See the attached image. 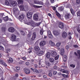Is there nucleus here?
<instances>
[{
	"mask_svg": "<svg viewBox=\"0 0 80 80\" xmlns=\"http://www.w3.org/2000/svg\"><path fill=\"white\" fill-rule=\"evenodd\" d=\"M46 57L47 58H49L50 57V52H48L47 53H46Z\"/></svg>",
	"mask_w": 80,
	"mask_h": 80,
	"instance_id": "obj_29",
	"label": "nucleus"
},
{
	"mask_svg": "<svg viewBox=\"0 0 80 80\" xmlns=\"http://www.w3.org/2000/svg\"><path fill=\"white\" fill-rule=\"evenodd\" d=\"M43 32H44V31L43 29H41L40 31V35H42L43 33Z\"/></svg>",
	"mask_w": 80,
	"mask_h": 80,
	"instance_id": "obj_38",
	"label": "nucleus"
},
{
	"mask_svg": "<svg viewBox=\"0 0 80 80\" xmlns=\"http://www.w3.org/2000/svg\"><path fill=\"white\" fill-rule=\"evenodd\" d=\"M21 33L22 35H23V36H25V35H26V34L25 33V32H24V31H21Z\"/></svg>",
	"mask_w": 80,
	"mask_h": 80,
	"instance_id": "obj_37",
	"label": "nucleus"
},
{
	"mask_svg": "<svg viewBox=\"0 0 80 80\" xmlns=\"http://www.w3.org/2000/svg\"><path fill=\"white\" fill-rule=\"evenodd\" d=\"M20 9L22 11H25V8H24V6L23 5H21L20 6Z\"/></svg>",
	"mask_w": 80,
	"mask_h": 80,
	"instance_id": "obj_27",
	"label": "nucleus"
},
{
	"mask_svg": "<svg viewBox=\"0 0 80 80\" xmlns=\"http://www.w3.org/2000/svg\"><path fill=\"white\" fill-rule=\"evenodd\" d=\"M48 35L50 38H52L53 36L52 34V33H51V31H50L49 30L48 32Z\"/></svg>",
	"mask_w": 80,
	"mask_h": 80,
	"instance_id": "obj_12",
	"label": "nucleus"
},
{
	"mask_svg": "<svg viewBox=\"0 0 80 80\" xmlns=\"http://www.w3.org/2000/svg\"><path fill=\"white\" fill-rule=\"evenodd\" d=\"M0 50L4 51V48H3V47H2V46H0Z\"/></svg>",
	"mask_w": 80,
	"mask_h": 80,
	"instance_id": "obj_43",
	"label": "nucleus"
},
{
	"mask_svg": "<svg viewBox=\"0 0 80 80\" xmlns=\"http://www.w3.org/2000/svg\"><path fill=\"white\" fill-rule=\"evenodd\" d=\"M49 61L51 63H53L55 62V60L53 58H49Z\"/></svg>",
	"mask_w": 80,
	"mask_h": 80,
	"instance_id": "obj_34",
	"label": "nucleus"
},
{
	"mask_svg": "<svg viewBox=\"0 0 80 80\" xmlns=\"http://www.w3.org/2000/svg\"><path fill=\"white\" fill-rule=\"evenodd\" d=\"M11 5L13 7H15L17 5V3L16 1H13L11 2Z\"/></svg>",
	"mask_w": 80,
	"mask_h": 80,
	"instance_id": "obj_20",
	"label": "nucleus"
},
{
	"mask_svg": "<svg viewBox=\"0 0 80 80\" xmlns=\"http://www.w3.org/2000/svg\"><path fill=\"white\" fill-rule=\"evenodd\" d=\"M70 11L71 13H72L73 15L75 14V11H74V10L72 8H71L70 9Z\"/></svg>",
	"mask_w": 80,
	"mask_h": 80,
	"instance_id": "obj_32",
	"label": "nucleus"
},
{
	"mask_svg": "<svg viewBox=\"0 0 80 80\" xmlns=\"http://www.w3.org/2000/svg\"><path fill=\"white\" fill-rule=\"evenodd\" d=\"M61 44V43H57L56 44V47H60V46Z\"/></svg>",
	"mask_w": 80,
	"mask_h": 80,
	"instance_id": "obj_45",
	"label": "nucleus"
},
{
	"mask_svg": "<svg viewBox=\"0 0 80 80\" xmlns=\"http://www.w3.org/2000/svg\"><path fill=\"white\" fill-rule=\"evenodd\" d=\"M51 55L52 57H55L57 55V53L56 51H52L51 52Z\"/></svg>",
	"mask_w": 80,
	"mask_h": 80,
	"instance_id": "obj_8",
	"label": "nucleus"
},
{
	"mask_svg": "<svg viewBox=\"0 0 80 80\" xmlns=\"http://www.w3.org/2000/svg\"><path fill=\"white\" fill-rule=\"evenodd\" d=\"M76 3L77 5H80V0H76Z\"/></svg>",
	"mask_w": 80,
	"mask_h": 80,
	"instance_id": "obj_42",
	"label": "nucleus"
},
{
	"mask_svg": "<svg viewBox=\"0 0 80 80\" xmlns=\"http://www.w3.org/2000/svg\"><path fill=\"white\" fill-rule=\"evenodd\" d=\"M73 47H75V48H78V46L77 45H74Z\"/></svg>",
	"mask_w": 80,
	"mask_h": 80,
	"instance_id": "obj_61",
	"label": "nucleus"
},
{
	"mask_svg": "<svg viewBox=\"0 0 80 80\" xmlns=\"http://www.w3.org/2000/svg\"><path fill=\"white\" fill-rule=\"evenodd\" d=\"M16 69L17 70L18 72L19 70H20V67L19 66H17L15 67Z\"/></svg>",
	"mask_w": 80,
	"mask_h": 80,
	"instance_id": "obj_40",
	"label": "nucleus"
},
{
	"mask_svg": "<svg viewBox=\"0 0 80 80\" xmlns=\"http://www.w3.org/2000/svg\"><path fill=\"white\" fill-rule=\"evenodd\" d=\"M24 62V61L21 60L20 61V62H19V65H22V63H23Z\"/></svg>",
	"mask_w": 80,
	"mask_h": 80,
	"instance_id": "obj_47",
	"label": "nucleus"
},
{
	"mask_svg": "<svg viewBox=\"0 0 80 80\" xmlns=\"http://www.w3.org/2000/svg\"><path fill=\"white\" fill-rule=\"evenodd\" d=\"M24 18H25V15L24 14L22 13L19 16L18 19L20 22H22V20H23Z\"/></svg>",
	"mask_w": 80,
	"mask_h": 80,
	"instance_id": "obj_3",
	"label": "nucleus"
},
{
	"mask_svg": "<svg viewBox=\"0 0 80 80\" xmlns=\"http://www.w3.org/2000/svg\"><path fill=\"white\" fill-rule=\"evenodd\" d=\"M31 61L32 62L31 63L33 65V64H34V60H33V59H32Z\"/></svg>",
	"mask_w": 80,
	"mask_h": 80,
	"instance_id": "obj_63",
	"label": "nucleus"
},
{
	"mask_svg": "<svg viewBox=\"0 0 80 80\" xmlns=\"http://www.w3.org/2000/svg\"><path fill=\"white\" fill-rule=\"evenodd\" d=\"M8 31L10 32L13 33V32H15V29L13 28H9L8 29Z\"/></svg>",
	"mask_w": 80,
	"mask_h": 80,
	"instance_id": "obj_16",
	"label": "nucleus"
},
{
	"mask_svg": "<svg viewBox=\"0 0 80 80\" xmlns=\"http://www.w3.org/2000/svg\"><path fill=\"white\" fill-rule=\"evenodd\" d=\"M46 44V41H41L39 43V45L40 47H43Z\"/></svg>",
	"mask_w": 80,
	"mask_h": 80,
	"instance_id": "obj_9",
	"label": "nucleus"
},
{
	"mask_svg": "<svg viewBox=\"0 0 80 80\" xmlns=\"http://www.w3.org/2000/svg\"><path fill=\"white\" fill-rule=\"evenodd\" d=\"M35 38H36V37H35V36H32L31 38L32 40H35Z\"/></svg>",
	"mask_w": 80,
	"mask_h": 80,
	"instance_id": "obj_52",
	"label": "nucleus"
},
{
	"mask_svg": "<svg viewBox=\"0 0 80 80\" xmlns=\"http://www.w3.org/2000/svg\"><path fill=\"white\" fill-rule=\"evenodd\" d=\"M34 66L35 68H37L38 67V65H37V64H34Z\"/></svg>",
	"mask_w": 80,
	"mask_h": 80,
	"instance_id": "obj_60",
	"label": "nucleus"
},
{
	"mask_svg": "<svg viewBox=\"0 0 80 80\" xmlns=\"http://www.w3.org/2000/svg\"><path fill=\"white\" fill-rule=\"evenodd\" d=\"M2 64L4 65V66H5V67H7V65L5 63V62H2Z\"/></svg>",
	"mask_w": 80,
	"mask_h": 80,
	"instance_id": "obj_50",
	"label": "nucleus"
},
{
	"mask_svg": "<svg viewBox=\"0 0 80 80\" xmlns=\"http://www.w3.org/2000/svg\"><path fill=\"white\" fill-rule=\"evenodd\" d=\"M25 64L26 65L28 66L30 65V62H26Z\"/></svg>",
	"mask_w": 80,
	"mask_h": 80,
	"instance_id": "obj_56",
	"label": "nucleus"
},
{
	"mask_svg": "<svg viewBox=\"0 0 80 80\" xmlns=\"http://www.w3.org/2000/svg\"><path fill=\"white\" fill-rule=\"evenodd\" d=\"M62 77H63L64 78H68V75H66L65 74H62Z\"/></svg>",
	"mask_w": 80,
	"mask_h": 80,
	"instance_id": "obj_36",
	"label": "nucleus"
},
{
	"mask_svg": "<svg viewBox=\"0 0 80 80\" xmlns=\"http://www.w3.org/2000/svg\"><path fill=\"white\" fill-rule=\"evenodd\" d=\"M49 77H51L52 76V72H50L48 74Z\"/></svg>",
	"mask_w": 80,
	"mask_h": 80,
	"instance_id": "obj_58",
	"label": "nucleus"
},
{
	"mask_svg": "<svg viewBox=\"0 0 80 80\" xmlns=\"http://www.w3.org/2000/svg\"><path fill=\"white\" fill-rule=\"evenodd\" d=\"M33 72H34V73H38V71L36 68L34 69Z\"/></svg>",
	"mask_w": 80,
	"mask_h": 80,
	"instance_id": "obj_39",
	"label": "nucleus"
},
{
	"mask_svg": "<svg viewBox=\"0 0 80 80\" xmlns=\"http://www.w3.org/2000/svg\"><path fill=\"white\" fill-rule=\"evenodd\" d=\"M71 17V14L70 13H67L65 15L66 19H70Z\"/></svg>",
	"mask_w": 80,
	"mask_h": 80,
	"instance_id": "obj_5",
	"label": "nucleus"
},
{
	"mask_svg": "<svg viewBox=\"0 0 80 80\" xmlns=\"http://www.w3.org/2000/svg\"><path fill=\"white\" fill-rule=\"evenodd\" d=\"M44 53V52L43 51H39L37 52L36 54L38 56H41L43 55Z\"/></svg>",
	"mask_w": 80,
	"mask_h": 80,
	"instance_id": "obj_6",
	"label": "nucleus"
},
{
	"mask_svg": "<svg viewBox=\"0 0 80 80\" xmlns=\"http://www.w3.org/2000/svg\"><path fill=\"white\" fill-rule=\"evenodd\" d=\"M62 37L63 38H66L67 37V33L65 32H64L62 33Z\"/></svg>",
	"mask_w": 80,
	"mask_h": 80,
	"instance_id": "obj_15",
	"label": "nucleus"
},
{
	"mask_svg": "<svg viewBox=\"0 0 80 80\" xmlns=\"http://www.w3.org/2000/svg\"><path fill=\"white\" fill-rule=\"evenodd\" d=\"M3 20H4L5 22L8 21V16H7L6 17L3 18Z\"/></svg>",
	"mask_w": 80,
	"mask_h": 80,
	"instance_id": "obj_33",
	"label": "nucleus"
},
{
	"mask_svg": "<svg viewBox=\"0 0 80 80\" xmlns=\"http://www.w3.org/2000/svg\"><path fill=\"white\" fill-rule=\"evenodd\" d=\"M31 5L32 7H34V8H42V6H37L32 4Z\"/></svg>",
	"mask_w": 80,
	"mask_h": 80,
	"instance_id": "obj_19",
	"label": "nucleus"
},
{
	"mask_svg": "<svg viewBox=\"0 0 80 80\" xmlns=\"http://www.w3.org/2000/svg\"><path fill=\"white\" fill-rule=\"evenodd\" d=\"M77 30L79 33H80V28H79V27H77Z\"/></svg>",
	"mask_w": 80,
	"mask_h": 80,
	"instance_id": "obj_55",
	"label": "nucleus"
},
{
	"mask_svg": "<svg viewBox=\"0 0 80 80\" xmlns=\"http://www.w3.org/2000/svg\"><path fill=\"white\" fill-rule=\"evenodd\" d=\"M45 63L46 65H47V66H48V67H50L51 64L50 63V62L45 61Z\"/></svg>",
	"mask_w": 80,
	"mask_h": 80,
	"instance_id": "obj_28",
	"label": "nucleus"
},
{
	"mask_svg": "<svg viewBox=\"0 0 80 80\" xmlns=\"http://www.w3.org/2000/svg\"><path fill=\"white\" fill-rule=\"evenodd\" d=\"M18 5H20V4H23V1L22 0H19L18 1Z\"/></svg>",
	"mask_w": 80,
	"mask_h": 80,
	"instance_id": "obj_26",
	"label": "nucleus"
},
{
	"mask_svg": "<svg viewBox=\"0 0 80 80\" xmlns=\"http://www.w3.org/2000/svg\"><path fill=\"white\" fill-rule=\"evenodd\" d=\"M34 49L36 51H39L40 50V48L38 46H35Z\"/></svg>",
	"mask_w": 80,
	"mask_h": 80,
	"instance_id": "obj_30",
	"label": "nucleus"
},
{
	"mask_svg": "<svg viewBox=\"0 0 80 80\" xmlns=\"http://www.w3.org/2000/svg\"><path fill=\"white\" fill-rule=\"evenodd\" d=\"M11 39L12 41H15L16 40V36L13 34L11 35Z\"/></svg>",
	"mask_w": 80,
	"mask_h": 80,
	"instance_id": "obj_14",
	"label": "nucleus"
},
{
	"mask_svg": "<svg viewBox=\"0 0 80 80\" xmlns=\"http://www.w3.org/2000/svg\"><path fill=\"white\" fill-rule=\"evenodd\" d=\"M14 72H18V71L17 70V69H14Z\"/></svg>",
	"mask_w": 80,
	"mask_h": 80,
	"instance_id": "obj_59",
	"label": "nucleus"
},
{
	"mask_svg": "<svg viewBox=\"0 0 80 80\" xmlns=\"http://www.w3.org/2000/svg\"><path fill=\"white\" fill-rule=\"evenodd\" d=\"M57 73V72L56 71H54L53 72V74L54 75H55Z\"/></svg>",
	"mask_w": 80,
	"mask_h": 80,
	"instance_id": "obj_64",
	"label": "nucleus"
},
{
	"mask_svg": "<svg viewBox=\"0 0 80 80\" xmlns=\"http://www.w3.org/2000/svg\"><path fill=\"white\" fill-rule=\"evenodd\" d=\"M59 27L60 28H63V27H64V24L63 23L61 22L59 23Z\"/></svg>",
	"mask_w": 80,
	"mask_h": 80,
	"instance_id": "obj_11",
	"label": "nucleus"
},
{
	"mask_svg": "<svg viewBox=\"0 0 80 80\" xmlns=\"http://www.w3.org/2000/svg\"><path fill=\"white\" fill-rule=\"evenodd\" d=\"M49 43L50 45L52 46V47H54V46H55V43L52 42V41H49Z\"/></svg>",
	"mask_w": 80,
	"mask_h": 80,
	"instance_id": "obj_24",
	"label": "nucleus"
},
{
	"mask_svg": "<svg viewBox=\"0 0 80 80\" xmlns=\"http://www.w3.org/2000/svg\"><path fill=\"white\" fill-rule=\"evenodd\" d=\"M77 52H74V54H75V55H76V56H77V57H78V59H80V50H78L77 51Z\"/></svg>",
	"mask_w": 80,
	"mask_h": 80,
	"instance_id": "obj_4",
	"label": "nucleus"
},
{
	"mask_svg": "<svg viewBox=\"0 0 80 80\" xmlns=\"http://www.w3.org/2000/svg\"><path fill=\"white\" fill-rule=\"evenodd\" d=\"M33 19L35 20V21H37L38 20V14H35L34 15Z\"/></svg>",
	"mask_w": 80,
	"mask_h": 80,
	"instance_id": "obj_7",
	"label": "nucleus"
},
{
	"mask_svg": "<svg viewBox=\"0 0 80 80\" xmlns=\"http://www.w3.org/2000/svg\"><path fill=\"white\" fill-rule=\"evenodd\" d=\"M65 48L66 49V50H68L69 49V46L68 45L66 46L65 47Z\"/></svg>",
	"mask_w": 80,
	"mask_h": 80,
	"instance_id": "obj_54",
	"label": "nucleus"
},
{
	"mask_svg": "<svg viewBox=\"0 0 80 80\" xmlns=\"http://www.w3.org/2000/svg\"><path fill=\"white\" fill-rule=\"evenodd\" d=\"M41 23V22H38V23H35V27H38V26H39L40 25V24Z\"/></svg>",
	"mask_w": 80,
	"mask_h": 80,
	"instance_id": "obj_35",
	"label": "nucleus"
},
{
	"mask_svg": "<svg viewBox=\"0 0 80 80\" xmlns=\"http://www.w3.org/2000/svg\"><path fill=\"white\" fill-rule=\"evenodd\" d=\"M5 4L6 5H10V4H11V1L10 0H6Z\"/></svg>",
	"mask_w": 80,
	"mask_h": 80,
	"instance_id": "obj_13",
	"label": "nucleus"
},
{
	"mask_svg": "<svg viewBox=\"0 0 80 80\" xmlns=\"http://www.w3.org/2000/svg\"><path fill=\"white\" fill-rule=\"evenodd\" d=\"M39 4L40 5H43L44 3L43 2V1H41L40 2H39Z\"/></svg>",
	"mask_w": 80,
	"mask_h": 80,
	"instance_id": "obj_46",
	"label": "nucleus"
},
{
	"mask_svg": "<svg viewBox=\"0 0 80 80\" xmlns=\"http://www.w3.org/2000/svg\"><path fill=\"white\" fill-rule=\"evenodd\" d=\"M7 28L5 26H3L1 28V30L3 32H5L6 31Z\"/></svg>",
	"mask_w": 80,
	"mask_h": 80,
	"instance_id": "obj_21",
	"label": "nucleus"
},
{
	"mask_svg": "<svg viewBox=\"0 0 80 80\" xmlns=\"http://www.w3.org/2000/svg\"><path fill=\"white\" fill-rule=\"evenodd\" d=\"M43 77L44 79H46V78H47V76L46 75H44L43 76Z\"/></svg>",
	"mask_w": 80,
	"mask_h": 80,
	"instance_id": "obj_57",
	"label": "nucleus"
},
{
	"mask_svg": "<svg viewBox=\"0 0 80 80\" xmlns=\"http://www.w3.org/2000/svg\"><path fill=\"white\" fill-rule=\"evenodd\" d=\"M64 53H65V50L63 48H61V52H60V55L63 56L64 55Z\"/></svg>",
	"mask_w": 80,
	"mask_h": 80,
	"instance_id": "obj_17",
	"label": "nucleus"
},
{
	"mask_svg": "<svg viewBox=\"0 0 80 80\" xmlns=\"http://www.w3.org/2000/svg\"><path fill=\"white\" fill-rule=\"evenodd\" d=\"M58 58H59V55H57V56L55 58V60H57L58 59Z\"/></svg>",
	"mask_w": 80,
	"mask_h": 80,
	"instance_id": "obj_48",
	"label": "nucleus"
},
{
	"mask_svg": "<svg viewBox=\"0 0 80 80\" xmlns=\"http://www.w3.org/2000/svg\"><path fill=\"white\" fill-rule=\"evenodd\" d=\"M60 71V72H62L63 73H67L68 74H69V72L68 70H64V69H61Z\"/></svg>",
	"mask_w": 80,
	"mask_h": 80,
	"instance_id": "obj_23",
	"label": "nucleus"
},
{
	"mask_svg": "<svg viewBox=\"0 0 80 80\" xmlns=\"http://www.w3.org/2000/svg\"><path fill=\"white\" fill-rule=\"evenodd\" d=\"M33 15V12H28L27 14V16L28 19H31L32 17V15Z\"/></svg>",
	"mask_w": 80,
	"mask_h": 80,
	"instance_id": "obj_2",
	"label": "nucleus"
},
{
	"mask_svg": "<svg viewBox=\"0 0 80 80\" xmlns=\"http://www.w3.org/2000/svg\"><path fill=\"white\" fill-rule=\"evenodd\" d=\"M52 8L54 11H55L56 9V7H52Z\"/></svg>",
	"mask_w": 80,
	"mask_h": 80,
	"instance_id": "obj_62",
	"label": "nucleus"
},
{
	"mask_svg": "<svg viewBox=\"0 0 80 80\" xmlns=\"http://www.w3.org/2000/svg\"><path fill=\"white\" fill-rule=\"evenodd\" d=\"M55 13L56 14L57 16V17H59V18H60V17L61 15L59 13H58V12L57 11V10H56Z\"/></svg>",
	"mask_w": 80,
	"mask_h": 80,
	"instance_id": "obj_25",
	"label": "nucleus"
},
{
	"mask_svg": "<svg viewBox=\"0 0 80 80\" xmlns=\"http://www.w3.org/2000/svg\"><path fill=\"white\" fill-rule=\"evenodd\" d=\"M70 67H72V68H75V65H74V64H71L70 65Z\"/></svg>",
	"mask_w": 80,
	"mask_h": 80,
	"instance_id": "obj_44",
	"label": "nucleus"
},
{
	"mask_svg": "<svg viewBox=\"0 0 80 80\" xmlns=\"http://www.w3.org/2000/svg\"><path fill=\"white\" fill-rule=\"evenodd\" d=\"M77 15L78 16H79V17H80V11H78V12Z\"/></svg>",
	"mask_w": 80,
	"mask_h": 80,
	"instance_id": "obj_53",
	"label": "nucleus"
},
{
	"mask_svg": "<svg viewBox=\"0 0 80 80\" xmlns=\"http://www.w3.org/2000/svg\"><path fill=\"white\" fill-rule=\"evenodd\" d=\"M58 10L59 11H63L64 10V8H63L62 6H61L58 8Z\"/></svg>",
	"mask_w": 80,
	"mask_h": 80,
	"instance_id": "obj_31",
	"label": "nucleus"
},
{
	"mask_svg": "<svg viewBox=\"0 0 80 80\" xmlns=\"http://www.w3.org/2000/svg\"><path fill=\"white\" fill-rule=\"evenodd\" d=\"M24 71L25 73L26 74H27L28 75V74H30V71L29 69H24Z\"/></svg>",
	"mask_w": 80,
	"mask_h": 80,
	"instance_id": "obj_10",
	"label": "nucleus"
},
{
	"mask_svg": "<svg viewBox=\"0 0 80 80\" xmlns=\"http://www.w3.org/2000/svg\"><path fill=\"white\" fill-rule=\"evenodd\" d=\"M6 51L7 52V53H8V52H10V48H8V49H6Z\"/></svg>",
	"mask_w": 80,
	"mask_h": 80,
	"instance_id": "obj_49",
	"label": "nucleus"
},
{
	"mask_svg": "<svg viewBox=\"0 0 80 80\" xmlns=\"http://www.w3.org/2000/svg\"><path fill=\"white\" fill-rule=\"evenodd\" d=\"M27 25H31V26H32L33 27H35V22L32 20H30V21L28 22L27 23Z\"/></svg>",
	"mask_w": 80,
	"mask_h": 80,
	"instance_id": "obj_1",
	"label": "nucleus"
},
{
	"mask_svg": "<svg viewBox=\"0 0 80 80\" xmlns=\"http://www.w3.org/2000/svg\"><path fill=\"white\" fill-rule=\"evenodd\" d=\"M53 33L54 35L56 36H57V35H60V33L57 31H54L53 32Z\"/></svg>",
	"mask_w": 80,
	"mask_h": 80,
	"instance_id": "obj_18",
	"label": "nucleus"
},
{
	"mask_svg": "<svg viewBox=\"0 0 80 80\" xmlns=\"http://www.w3.org/2000/svg\"><path fill=\"white\" fill-rule=\"evenodd\" d=\"M8 61L9 63H12L13 62V58L10 57L9 58V59L8 60Z\"/></svg>",
	"mask_w": 80,
	"mask_h": 80,
	"instance_id": "obj_22",
	"label": "nucleus"
},
{
	"mask_svg": "<svg viewBox=\"0 0 80 80\" xmlns=\"http://www.w3.org/2000/svg\"><path fill=\"white\" fill-rule=\"evenodd\" d=\"M20 58L21 59H22V60H25L26 59H27V58L25 57H21Z\"/></svg>",
	"mask_w": 80,
	"mask_h": 80,
	"instance_id": "obj_41",
	"label": "nucleus"
},
{
	"mask_svg": "<svg viewBox=\"0 0 80 80\" xmlns=\"http://www.w3.org/2000/svg\"><path fill=\"white\" fill-rule=\"evenodd\" d=\"M36 35H37V34H36V32H34L33 33L32 36L36 37H37Z\"/></svg>",
	"mask_w": 80,
	"mask_h": 80,
	"instance_id": "obj_51",
	"label": "nucleus"
}]
</instances>
